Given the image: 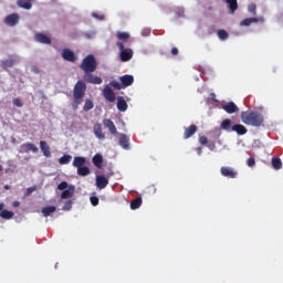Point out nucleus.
<instances>
[{"label": "nucleus", "instance_id": "obj_1", "mask_svg": "<svg viewBox=\"0 0 283 283\" xmlns=\"http://www.w3.org/2000/svg\"><path fill=\"white\" fill-rule=\"evenodd\" d=\"M83 80L84 81L82 80L77 81L73 86V103L71 104V107H73V111H77L80 105H82V99L84 98V94L86 93V84H93V85L103 84L102 77L93 75L91 73H84Z\"/></svg>", "mask_w": 283, "mask_h": 283}, {"label": "nucleus", "instance_id": "obj_2", "mask_svg": "<svg viewBox=\"0 0 283 283\" xmlns=\"http://www.w3.org/2000/svg\"><path fill=\"white\" fill-rule=\"evenodd\" d=\"M103 126L109 130L112 136L118 135V130L116 129V125L112 119H103V124H93V135L95 138L99 140H105V134L103 133Z\"/></svg>", "mask_w": 283, "mask_h": 283}, {"label": "nucleus", "instance_id": "obj_3", "mask_svg": "<svg viewBox=\"0 0 283 283\" xmlns=\"http://www.w3.org/2000/svg\"><path fill=\"white\" fill-rule=\"evenodd\" d=\"M241 119L244 125L253 127H262L264 123V117L261 113L251 111L242 112Z\"/></svg>", "mask_w": 283, "mask_h": 283}, {"label": "nucleus", "instance_id": "obj_4", "mask_svg": "<svg viewBox=\"0 0 283 283\" xmlns=\"http://www.w3.org/2000/svg\"><path fill=\"white\" fill-rule=\"evenodd\" d=\"M103 97H105V101L109 103L117 102L116 107L120 112L127 111V102H125V98L123 96L116 97V94L112 90V87H105L103 88Z\"/></svg>", "mask_w": 283, "mask_h": 283}, {"label": "nucleus", "instance_id": "obj_5", "mask_svg": "<svg viewBox=\"0 0 283 283\" xmlns=\"http://www.w3.org/2000/svg\"><path fill=\"white\" fill-rule=\"evenodd\" d=\"M96 67H98V63L96 62V57L88 54L80 63V70L84 73H93L96 72Z\"/></svg>", "mask_w": 283, "mask_h": 283}, {"label": "nucleus", "instance_id": "obj_6", "mask_svg": "<svg viewBox=\"0 0 283 283\" xmlns=\"http://www.w3.org/2000/svg\"><path fill=\"white\" fill-rule=\"evenodd\" d=\"M116 48L120 51V62H129L132 60L134 53L130 49H126L125 45H123V42H116Z\"/></svg>", "mask_w": 283, "mask_h": 283}, {"label": "nucleus", "instance_id": "obj_7", "mask_svg": "<svg viewBox=\"0 0 283 283\" xmlns=\"http://www.w3.org/2000/svg\"><path fill=\"white\" fill-rule=\"evenodd\" d=\"M219 174H221V177H227L231 179L238 178V170L231 167H221L219 168Z\"/></svg>", "mask_w": 283, "mask_h": 283}, {"label": "nucleus", "instance_id": "obj_8", "mask_svg": "<svg viewBox=\"0 0 283 283\" xmlns=\"http://www.w3.org/2000/svg\"><path fill=\"white\" fill-rule=\"evenodd\" d=\"M109 185V179L105 176L95 177V188L103 190Z\"/></svg>", "mask_w": 283, "mask_h": 283}, {"label": "nucleus", "instance_id": "obj_9", "mask_svg": "<svg viewBox=\"0 0 283 283\" xmlns=\"http://www.w3.org/2000/svg\"><path fill=\"white\" fill-rule=\"evenodd\" d=\"M223 130L229 132V133L233 132L240 136L247 135V132H248L247 127H244V125H242V124H235V125H233V127H231L229 129H223Z\"/></svg>", "mask_w": 283, "mask_h": 283}, {"label": "nucleus", "instance_id": "obj_10", "mask_svg": "<svg viewBox=\"0 0 283 283\" xmlns=\"http://www.w3.org/2000/svg\"><path fill=\"white\" fill-rule=\"evenodd\" d=\"M3 23L8 27H15L17 23H19V14L18 13H12L8 17H6V20H3Z\"/></svg>", "mask_w": 283, "mask_h": 283}, {"label": "nucleus", "instance_id": "obj_11", "mask_svg": "<svg viewBox=\"0 0 283 283\" xmlns=\"http://www.w3.org/2000/svg\"><path fill=\"white\" fill-rule=\"evenodd\" d=\"M221 109H223V112H227V114H235L239 111L238 105H235V103L233 102L221 105Z\"/></svg>", "mask_w": 283, "mask_h": 283}, {"label": "nucleus", "instance_id": "obj_12", "mask_svg": "<svg viewBox=\"0 0 283 283\" xmlns=\"http://www.w3.org/2000/svg\"><path fill=\"white\" fill-rule=\"evenodd\" d=\"M62 59L69 63H74L76 60L75 53L69 49L62 50Z\"/></svg>", "mask_w": 283, "mask_h": 283}, {"label": "nucleus", "instance_id": "obj_13", "mask_svg": "<svg viewBox=\"0 0 283 283\" xmlns=\"http://www.w3.org/2000/svg\"><path fill=\"white\" fill-rule=\"evenodd\" d=\"M118 144L120 148L129 150V137H127V135L120 134L118 138Z\"/></svg>", "mask_w": 283, "mask_h": 283}, {"label": "nucleus", "instance_id": "obj_14", "mask_svg": "<svg viewBox=\"0 0 283 283\" xmlns=\"http://www.w3.org/2000/svg\"><path fill=\"white\" fill-rule=\"evenodd\" d=\"M91 163L93 164V167L97 169L103 168V155H93L91 158Z\"/></svg>", "mask_w": 283, "mask_h": 283}, {"label": "nucleus", "instance_id": "obj_15", "mask_svg": "<svg viewBox=\"0 0 283 283\" xmlns=\"http://www.w3.org/2000/svg\"><path fill=\"white\" fill-rule=\"evenodd\" d=\"M21 150H23V153L32 151L33 154H38L39 151L38 146L32 143H25L21 145Z\"/></svg>", "mask_w": 283, "mask_h": 283}, {"label": "nucleus", "instance_id": "obj_16", "mask_svg": "<svg viewBox=\"0 0 283 283\" xmlns=\"http://www.w3.org/2000/svg\"><path fill=\"white\" fill-rule=\"evenodd\" d=\"M35 41H38V43L51 45V38H49L46 34H42V33L35 34Z\"/></svg>", "mask_w": 283, "mask_h": 283}, {"label": "nucleus", "instance_id": "obj_17", "mask_svg": "<svg viewBox=\"0 0 283 283\" xmlns=\"http://www.w3.org/2000/svg\"><path fill=\"white\" fill-rule=\"evenodd\" d=\"M39 150H42V154L44 155V157L51 158V147H49V144H46V142L44 140L40 142Z\"/></svg>", "mask_w": 283, "mask_h": 283}, {"label": "nucleus", "instance_id": "obj_18", "mask_svg": "<svg viewBox=\"0 0 283 283\" xmlns=\"http://www.w3.org/2000/svg\"><path fill=\"white\" fill-rule=\"evenodd\" d=\"M84 165H86V158H84L82 156L73 157V164H72L73 167H75V168L86 167Z\"/></svg>", "mask_w": 283, "mask_h": 283}, {"label": "nucleus", "instance_id": "obj_19", "mask_svg": "<svg viewBox=\"0 0 283 283\" xmlns=\"http://www.w3.org/2000/svg\"><path fill=\"white\" fill-rule=\"evenodd\" d=\"M258 22H264V19L260 18H247L244 20H242V22H240V27H249L252 23H258Z\"/></svg>", "mask_w": 283, "mask_h": 283}, {"label": "nucleus", "instance_id": "obj_20", "mask_svg": "<svg viewBox=\"0 0 283 283\" xmlns=\"http://www.w3.org/2000/svg\"><path fill=\"white\" fill-rule=\"evenodd\" d=\"M197 133V126L190 125L186 130L184 132V139L188 140Z\"/></svg>", "mask_w": 283, "mask_h": 283}, {"label": "nucleus", "instance_id": "obj_21", "mask_svg": "<svg viewBox=\"0 0 283 283\" xmlns=\"http://www.w3.org/2000/svg\"><path fill=\"white\" fill-rule=\"evenodd\" d=\"M34 0H17V6L23 10L32 9V3Z\"/></svg>", "mask_w": 283, "mask_h": 283}, {"label": "nucleus", "instance_id": "obj_22", "mask_svg": "<svg viewBox=\"0 0 283 283\" xmlns=\"http://www.w3.org/2000/svg\"><path fill=\"white\" fill-rule=\"evenodd\" d=\"M229 6V10L231 14H235V11H238V0H223Z\"/></svg>", "mask_w": 283, "mask_h": 283}, {"label": "nucleus", "instance_id": "obj_23", "mask_svg": "<svg viewBox=\"0 0 283 283\" xmlns=\"http://www.w3.org/2000/svg\"><path fill=\"white\" fill-rule=\"evenodd\" d=\"M120 84H124L125 86H132V84H134V76L132 75L120 76Z\"/></svg>", "mask_w": 283, "mask_h": 283}, {"label": "nucleus", "instance_id": "obj_24", "mask_svg": "<svg viewBox=\"0 0 283 283\" xmlns=\"http://www.w3.org/2000/svg\"><path fill=\"white\" fill-rule=\"evenodd\" d=\"M57 208L55 206L46 207L42 209V214L44 218L51 217V214L55 213Z\"/></svg>", "mask_w": 283, "mask_h": 283}, {"label": "nucleus", "instance_id": "obj_25", "mask_svg": "<svg viewBox=\"0 0 283 283\" xmlns=\"http://www.w3.org/2000/svg\"><path fill=\"white\" fill-rule=\"evenodd\" d=\"M140 205H143V199L140 197H136V199L132 200V202H129V208L132 210H136L138 208H140Z\"/></svg>", "mask_w": 283, "mask_h": 283}, {"label": "nucleus", "instance_id": "obj_26", "mask_svg": "<svg viewBox=\"0 0 283 283\" xmlns=\"http://www.w3.org/2000/svg\"><path fill=\"white\" fill-rule=\"evenodd\" d=\"M217 38L219 41H227L229 40V32L224 31V29H219L217 31Z\"/></svg>", "mask_w": 283, "mask_h": 283}, {"label": "nucleus", "instance_id": "obj_27", "mask_svg": "<svg viewBox=\"0 0 283 283\" xmlns=\"http://www.w3.org/2000/svg\"><path fill=\"white\" fill-rule=\"evenodd\" d=\"M271 167H273L275 170L282 169V161L279 157L271 158Z\"/></svg>", "mask_w": 283, "mask_h": 283}, {"label": "nucleus", "instance_id": "obj_28", "mask_svg": "<svg viewBox=\"0 0 283 283\" xmlns=\"http://www.w3.org/2000/svg\"><path fill=\"white\" fill-rule=\"evenodd\" d=\"M109 86H112L114 90H118V91L129 87V86H125V84L116 82V81L109 82V85H107L105 87H109Z\"/></svg>", "mask_w": 283, "mask_h": 283}, {"label": "nucleus", "instance_id": "obj_29", "mask_svg": "<svg viewBox=\"0 0 283 283\" xmlns=\"http://www.w3.org/2000/svg\"><path fill=\"white\" fill-rule=\"evenodd\" d=\"M14 65V60L12 59H7L1 61V69L8 70L11 69Z\"/></svg>", "mask_w": 283, "mask_h": 283}, {"label": "nucleus", "instance_id": "obj_30", "mask_svg": "<svg viewBox=\"0 0 283 283\" xmlns=\"http://www.w3.org/2000/svg\"><path fill=\"white\" fill-rule=\"evenodd\" d=\"M219 127H221V129L223 130H229L230 128H233V125L231 119H223V122H221V125H219Z\"/></svg>", "mask_w": 283, "mask_h": 283}, {"label": "nucleus", "instance_id": "obj_31", "mask_svg": "<svg viewBox=\"0 0 283 283\" xmlns=\"http://www.w3.org/2000/svg\"><path fill=\"white\" fill-rule=\"evenodd\" d=\"M71 159H73V157L71 155H64V156L60 157L59 163L62 166H66L71 163Z\"/></svg>", "mask_w": 283, "mask_h": 283}, {"label": "nucleus", "instance_id": "obj_32", "mask_svg": "<svg viewBox=\"0 0 283 283\" xmlns=\"http://www.w3.org/2000/svg\"><path fill=\"white\" fill-rule=\"evenodd\" d=\"M77 169V176L86 177L90 174L88 167H75Z\"/></svg>", "mask_w": 283, "mask_h": 283}, {"label": "nucleus", "instance_id": "obj_33", "mask_svg": "<svg viewBox=\"0 0 283 283\" xmlns=\"http://www.w3.org/2000/svg\"><path fill=\"white\" fill-rule=\"evenodd\" d=\"M116 39H118V41H120V42H127V40H129V33L118 32V33H116Z\"/></svg>", "mask_w": 283, "mask_h": 283}, {"label": "nucleus", "instance_id": "obj_34", "mask_svg": "<svg viewBox=\"0 0 283 283\" xmlns=\"http://www.w3.org/2000/svg\"><path fill=\"white\" fill-rule=\"evenodd\" d=\"M0 217L3 220H10V219H12V217H14V213L9 210H3V211H1Z\"/></svg>", "mask_w": 283, "mask_h": 283}, {"label": "nucleus", "instance_id": "obj_35", "mask_svg": "<svg viewBox=\"0 0 283 283\" xmlns=\"http://www.w3.org/2000/svg\"><path fill=\"white\" fill-rule=\"evenodd\" d=\"M82 109L84 112L93 109V101H91L90 98L84 99V106L82 107Z\"/></svg>", "mask_w": 283, "mask_h": 283}, {"label": "nucleus", "instance_id": "obj_36", "mask_svg": "<svg viewBox=\"0 0 283 283\" xmlns=\"http://www.w3.org/2000/svg\"><path fill=\"white\" fill-rule=\"evenodd\" d=\"M73 197V191L71 190H64L62 191V195L60 196V198H62V200H66Z\"/></svg>", "mask_w": 283, "mask_h": 283}, {"label": "nucleus", "instance_id": "obj_37", "mask_svg": "<svg viewBox=\"0 0 283 283\" xmlns=\"http://www.w3.org/2000/svg\"><path fill=\"white\" fill-rule=\"evenodd\" d=\"M12 105H14V107H23V103H21L19 97L12 98Z\"/></svg>", "mask_w": 283, "mask_h": 283}, {"label": "nucleus", "instance_id": "obj_38", "mask_svg": "<svg viewBox=\"0 0 283 283\" xmlns=\"http://www.w3.org/2000/svg\"><path fill=\"white\" fill-rule=\"evenodd\" d=\"M66 188H69V184H66V181H62L57 185V190L60 191L66 190Z\"/></svg>", "mask_w": 283, "mask_h": 283}, {"label": "nucleus", "instance_id": "obj_39", "mask_svg": "<svg viewBox=\"0 0 283 283\" xmlns=\"http://www.w3.org/2000/svg\"><path fill=\"white\" fill-rule=\"evenodd\" d=\"M90 202H91V206H93V207L98 206V197H96V196H91Z\"/></svg>", "mask_w": 283, "mask_h": 283}, {"label": "nucleus", "instance_id": "obj_40", "mask_svg": "<svg viewBox=\"0 0 283 283\" xmlns=\"http://www.w3.org/2000/svg\"><path fill=\"white\" fill-rule=\"evenodd\" d=\"M199 144L201 146H206L207 144H210V142H208V138L206 136H199Z\"/></svg>", "mask_w": 283, "mask_h": 283}, {"label": "nucleus", "instance_id": "obj_41", "mask_svg": "<svg viewBox=\"0 0 283 283\" xmlns=\"http://www.w3.org/2000/svg\"><path fill=\"white\" fill-rule=\"evenodd\" d=\"M34 190H36V188L34 187L27 188L24 197H29L30 195H32V192H34Z\"/></svg>", "mask_w": 283, "mask_h": 283}, {"label": "nucleus", "instance_id": "obj_42", "mask_svg": "<svg viewBox=\"0 0 283 283\" xmlns=\"http://www.w3.org/2000/svg\"><path fill=\"white\" fill-rule=\"evenodd\" d=\"M255 9H256L255 3L249 4V12L251 14L255 15Z\"/></svg>", "mask_w": 283, "mask_h": 283}, {"label": "nucleus", "instance_id": "obj_43", "mask_svg": "<svg viewBox=\"0 0 283 283\" xmlns=\"http://www.w3.org/2000/svg\"><path fill=\"white\" fill-rule=\"evenodd\" d=\"M247 166L248 167H254L255 166V159L254 158L247 159Z\"/></svg>", "mask_w": 283, "mask_h": 283}, {"label": "nucleus", "instance_id": "obj_44", "mask_svg": "<svg viewBox=\"0 0 283 283\" xmlns=\"http://www.w3.org/2000/svg\"><path fill=\"white\" fill-rule=\"evenodd\" d=\"M206 145L208 147V150H210V151L214 150V143L213 142L207 143Z\"/></svg>", "mask_w": 283, "mask_h": 283}, {"label": "nucleus", "instance_id": "obj_45", "mask_svg": "<svg viewBox=\"0 0 283 283\" xmlns=\"http://www.w3.org/2000/svg\"><path fill=\"white\" fill-rule=\"evenodd\" d=\"M71 206H72V202L71 201H66V203H64V210L69 211L71 210Z\"/></svg>", "mask_w": 283, "mask_h": 283}, {"label": "nucleus", "instance_id": "obj_46", "mask_svg": "<svg viewBox=\"0 0 283 283\" xmlns=\"http://www.w3.org/2000/svg\"><path fill=\"white\" fill-rule=\"evenodd\" d=\"M92 17L97 19V20H104L105 19V17L98 15L97 13H92Z\"/></svg>", "mask_w": 283, "mask_h": 283}, {"label": "nucleus", "instance_id": "obj_47", "mask_svg": "<svg viewBox=\"0 0 283 283\" xmlns=\"http://www.w3.org/2000/svg\"><path fill=\"white\" fill-rule=\"evenodd\" d=\"M171 53H172V55H178L179 50L177 48H172Z\"/></svg>", "mask_w": 283, "mask_h": 283}, {"label": "nucleus", "instance_id": "obj_48", "mask_svg": "<svg viewBox=\"0 0 283 283\" xmlns=\"http://www.w3.org/2000/svg\"><path fill=\"white\" fill-rule=\"evenodd\" d=\"M214 93H210V99L212 101V102H214V103H217V99H214Z\"/></svg>", "mask_w": 283, "mask_h": 283}, {"label": "nucleus", "instance_id": "obj_49", "mask_svg": "<svg viewBox=\"0 0 283 283\" xmlns=\"http://www.w3.org/2000/svg\"><path fill=\"white\" fill-rule=\"evenodd\" d=\"M195 151H197V155H198V156H201V147H197V148L195 149Z\"/></svg>", "mask_w": 283, "mask_h": 283}, {"label": "nucleus", "instance_id": "obj_50", "mask_svg": "<svg viewBox=\"0 0 283 283\" xmlns=\"http://www.w3.org/2000/svg\"><path fill=\"white\" fill-rule=\"evenodd\" d=\"M12 208H19V201L12 202Z\"/></svg>", "mask_w": 283, "mask_h": 283}, {"label": "nucleus", "instance_id": "obj_51", "mask_svg": "<svg viewBox=\"0 0 283 283\" xmlns=\"http://www.w3.org/2000/svg\"><path fill=\"white\" fill-rule=\"evenodd\" d=\"M3 189L4 190H10V186L6 185V186H3Z\"/></svg>", "mask_w": 283, "mask_h": 283}, {"label": "nucleus", "instance_id": "obj_52", "mask_svg": "<svg viewBox=\"0 0 283 283\" xmlns=\"http://www.w3.org/2000/svg\"><path fill=\"white\" fill-rule=\"evenodd\" d=\"M0 211H4L3 210V203H0Z\"/></svg>", "mask_w": 283, "mask_h": 283}, {"label": "nucleus", "instance_id": "obj_53", "mask_svg": "<svg viewBox=\"0 0 283 283\" xmlns=\"http://www.w3.org/2000/svg\"><path fill=\"white\" fill-rule=\"evenodd\" d=\"M143 36H147V34L145 33V31H143Z\"/></svg>", "mask_w": 283, "mask_h": 283}]
</instances>
